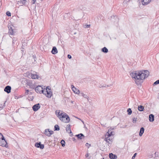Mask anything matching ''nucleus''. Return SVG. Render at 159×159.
Listing matches in <instances>:
<instances>
[{
	"mask_svg": "<svg viewBox=\"0 0 159 159\" xmlns=\"http://www.w3.org/2000/svg\"><path fill=\"white\" fill-rule=\"evenodd\" d=\"M29 90H26L25 91V95H27L29 93Z\"/></svg>",
	"mask_w": 159,
	"mask_h": 159,
	"instance_id": "40",
	"label": "nucleus"
},
{
	"mask_svg": "<svg viewBox=\"0 0 159 159\" xmlns=\"http://www.w3.org/2000/svg\"><path fill=\"white\" fill-rule=\"evenodd\" d=\"M80 94H81V96H82L84 98H87L88 101H89V97L87 95L84 94L83 93H81Z\"/></svg>",
	"mask_w": 159,
	"mask_h": 159,
	"instance_id": "25",
	"label": "nucleus"
},
{
	"mask_svg": "<svg viewBox=\"0 0 159 159\" xmlns=\"http://www.w3.org/2000/svg\"><path fill=\"white\" fill-rule=\"evenodd\" d=\"M154 116L152 114H151L149 115V120L150 121V122H153L154 121Z\"/></svg>",
	"mask_w": 159,
	"mask_h": 159,
	"instance_id": "16",
	"label": "nucleus"
},
{
	"mask_svg": "<svg viewBox=\"0 0 159 159\" xmlns=\"http://www.w3.org/2000/svg\"><path fill=\"white\" fill-rule=\"evenodd\" d=\"M6 102H5L3 104H0V110L5 107Z\"/></svg>",
	"mask_w": 159,
	"mask_h": 159,
	"instance_id": "28",
	"label": "nucleus"
},
{
	"mask_svg": "<svg viewBox=\"0 0 159 159\" xmlns=\"http://www.w3.org/2000/svg\"><path fill=\"white\" fill-rule=\"evenodd\" d=\"M66 132L69 133H72V132L70 129V124L67 125L66 128Z\"/></svg>",
	"mask_w": 159,
	"mask_h": 159,
	"instance_id": "13",
	"label": "nucleus"
},
{
	"mask_svg": "<svg viewBox=\"0 0 159 159\" xmlns=\"http://www.w3.org/2000/svg\"><path fill=\"white\" fill-rule=\"evenodd\" d=\"M31 78L33 79H38L39 78V75H36V74H31Z\"/></svg>",
	"mask_w": 159,
	"mask_h": 159,
	"instance_id": "21",
	"label": "nucleus"
},
{
	"mask_svg": "<svg viewBox=\"0 0 159 159\" xmlns=\"http://www.w3.org/2000/svg\"><path fill=\"white\" fill-rule=\"evenodd\" d=\"M155 157H158L159 159V153L158 152H155Z\"/></svg>",
	"mask_w": 159,
	"mask_h": 159,
	"instance_id": "31",
	"label": "nucleus"
},
{
	"mask_svg": "<svg viewBox=\"0 0 159 159\" xmlns=\"http://www.w3.org/2000/svg\"><path fill=\"white\" fill-rule=\"evenodd\" d=\"M41 0V1H43V0Z\"/></svg>",
	"mask_w": 159,
	"mask_h": 159,
	"instance_id": "49",
	"label": "nucleus"
},
{
	"mask_svg": "<svg viewBox=\"0 0 159 159\" xmlns=\"http://www.w3.org/2000/svg\"><path fill=\"white\" fill-rule=\"evenodd\" d=\"M40 105L39 103H38L34 105L32 107L33 110L35 111H37L40 108Z\"/></svg>",
	"mask_w": 159,
	"mask_h": 159,
	"instance_id": "7",
	"label": "nucleus"
},
{
	"mask_svg": "<svg viewBox=\"0 0 159 159\" xmlns=\"http://www.w3.org/2000/svg\"><path fill=\"white\" fill-rule=\"evenodd\" d=\"M71 88L72 91L74 92V93L77 94H79V90L78 89H77L76 88H75L73 85H71Z\"/></svg>",
	"mask_w": 159,
	"mask_h": 159,
	"instance_id": "8",
	"label": "nucleus"
},
{
	"mask_svg": "<svg viewBox=\"0 0 159 159\" xmlns=\"http://www.w3.org/2000/svg\"><path fill=\"white\" fill-rule=\"evenodd\" d=\"M158 84H159V80H157L155 82H154L153 83V85H155Z\"/></svg>",
	"mask_w": 159,
	"mask_h": 159,
	"instance_id": "34",
	"label": "nucleus"
},
{
	"mask_svg": "<svg viewBox=\"0 0 159 159\" xmlns=\"http://www.w3.org/2000/svg\"><path fill=\"white\" fill-rule=\"evenodd\" d=\"M90 25H85V27L86 28H89L90 26Z\"/></svg>",
	"mask_w": 159,
	"mask_h": 159,
	"instance_id": "42",
	"label": "nucleus"
},
{
	"mask_svg": "<svg viewBox=\"0 0 159 159\" xmlns=\"http://www.w3.org/2000/svg\"><path fill=\"white\" fill-rule=\"evenodd\" d=\"M130 0H127V2H129L130 1Z\"/></svg>",
	"mask_w": 159,
	"mask_h": 159,
	"instance_id": "47",
	"label": "nucleus"
},
{
	"mask_svg": "<svg viewBox=\"0 0 159 159\" xmlns=\"http://www.w3.org/2000/svg\"><path fill=\"white\" fill-rule=\"evenodd\" d=\"M54 131H58L60 130V128L59 126L57 125H56L54 126Z\"/></svg>",
	"mask_w": 159,
	"mask_h": 159,
	"instance_id": "26",
	"label": "nucleus"
},
{
	"mask_svg": "<svg viewBox=\"0 0 159 159\" xmlns=\"http://www.w3.org/2000/svg\"><path fill=\"white\" fill-rule=\"evenodd\" d=\"M35 90L37 93H43V89L40 86H38L35 88Z\"/></svg>",
	"mask_w": 159,
	"mask_h": 159,
	"instance_id": "5",
	"label": "nucleus"
},
{
	"mask_svg": "<svg viewBox=\"0 0 159 159\" xmlns=\"http://www.w3.org/2000/svg\"><path fill=\"white\" fill-rule=\"evenodd\" d=\"M72 139H73V141H74L75 140V139L74 138H73Z\"/></svg>",
	"mask_w": 159,
	"mask_h": 159,
	"instance_id": "46",
	"label": "nucleus"
},
{
	"mask_svg": "<svg viewBox=\"0 0 159 159\" xmlns=\"http://www.w3.org/2000/svg\"><path fill=\"white\" fill-rule=\"evenodd\" d=\"M57 117L62 121L67 123L70 121V118L69 116L65 112H61L60 111L57 112L56 111H55Z\"/></svg>",
	"mask_w": 159,
	"mask_h": 159,
	"instance_id": "3",
	"label": "nucleus"
},
{
	"mask_svg": "<svg viewBox=\"0 0 159 159\" xmlns=\"http://www.w3.org/2000/svg\"><path fill=\"white\" fill-rule=\"evenodd\" d=\"M144 131V129L143 127H141L140 128L139 133V135L140 136H141L143 134V133Z\"/></svg>",
	"mask_w": 159,
	"mask_h": 159,
	"instance_id": "20",
	"label": "nucleus"
},
{
	"mask_svg": "<svg viewBox=\"0 0 159 159\" xmlns=\"http://www.w3.org/2000/svg\"><path fill=\"white\" fill-rule=\"evenodd\" d=\"M112 129H108V132L106 134L109 135L110 136L113 135L114 132L112 131Z\"/></svg>",
	"mask_w": 159,
	"mask_h": 159,
	"instance_id": "19",
	"label": "nucleus"
},
{
	"mask_svg": "<svg viewBox=\"0 0 159 159\" xmlns=\"http://www.w3.org/2000/svg\"><path fill=\"white\" fill-rule=\"evenodd\" d=\"M104 159V158H102V159Z\"/></svg>",
	"mask_w": 159,
	"mask_h": 159,
	"instance_id": "48",
	"label": "nucleus"
},
{
	"mask_svg": "<svg viewBox=\"0 0 159 159\" xmlns=\"http://www.w3.org/2000/svg\"><path fill=\"white\" fill-rule=\"evenodd\" d=\"M151 0H142V2L143 5H146L148 4L151 1Z\"/></svg>",
	"mask_w": 159,
	"mask_h": 159,
	"instance_id": "11",
	"label": "nucleus"
},
{
	"mask_svg": "<svg viewBox=\"0 0 159 159\" xmlns=\"http://www.w3.org/2000/svg\"><path fill=\"white\" fill-rule=\"evenodd\" d=\"M111 136H110L109 135L106 134L105 135V138L104 139H110L109 138V137Z\"/></svg>",
	"mask_w": 159,
	"mask_h": 159,
	"instance_id": "32",
	"label": "nucleus"
},
{
	"mask_svg": "<svg viewBox=\"0 0 159 159\" xmlns=\"http://www.w3.org/2000/svg\"><path fill=\"white\" fill-rule=\"evenodd\" d=\"M6 14L8 16H11V13L9 11H7L6 13Z\"/></svg>",
	"mask_w": 159,
	"mask_h": 159,
	"instance_id": "33",
	"label": "nucleus"
},
{
	"mask_svg": "<svg viewBox=\"0 0 159 159\" xmlns=\"http://www.w3.org/2000/svg\"><path fill=\"white\" fill-rule=\"evenodd\" d=\"M49 86H48L46 89H44L43 91V93L49 98H51L52 95V93L51 90V89L49 88Z\"/></svg>",
	"mask_w": 159,
	"mask_h": 159,
	"instance_id": "4",
	"label": "nucleus"
},
{
	"mask_svg": "<svg viewBox=\"0 0 159 159\" xmlns=\"http://www.w3.org/2000/svg\"><path fill=\"white\" fill-rule=\"evenodd\" d=\"M112 87V85L110 84L109 85H105V86H102V85L100 84L99 87L100 88H102L103 87H110L111 88Z\"/></svg>",
	"mask_w": 159,
	"mask_h": 159,
	"instance_id": "24",
	"label": "nucleus"
},
{
	"mask_svg": "<svg viewBox=\"0 0 159 159\" xmlns=\"http://www.w3.org/2000/svg\"><path fill=\"white\" fill-rule=\"evenodd\" d=\"M7 142L6 141L4 137L3 139H0V146L2 147H6Z\"/></svg>",
	"mask_w": 159,
	"mask_h": 159,
	"instance_id": "6",
	"label": "nucleus"
},
{
	"mask_svg": "<svg viewBox=\"0 0 159 159\" xmlns=\"http://www.w3.org/2000/svg\"><path fill=\"white\" fill-rule=\"evenodd\" d=\"M156 159H158V158H156Z\"/></svg>",
	"mask_w": 159,
	"mask_h": 159,
	"instance_id": "50",
	"label": "nucleus"
},
{
	"mask_svg": "<svg viewBox=\"0 0 159 159\" xmlns=\"http://www.w3.org/2000/svg\"><path fill=\"white\" fill-rule=\"evenodd\" d=\"M85 146L87 147L88 148L90 146V144H89L88 143H86L85 144Z\"/></svg>",
	"mask_w": 159,
	"mask_h": 159,
	"instance_id": "38",
	"label": "nucleus"
},
{
	"mask_svg": "<svg viewBox=\"0 0 159 159\" xmlns=\"http://www.w3.org/2000/svg\"><path fill=\"white\" fill-rule=\"evenodd\" d=\"M4 137L3 135L1 133H0V139L2 138L3 139Z\"/></svg>",
	"mask_w": 159,
	"mask_h": 159,
	"instance_id": "39",
	"label": "nucleus"
},
{
	"mask_svg": "<svg viewBox=\"0 0 159 159\" xmlns=\"http://www.w3.org/2000/svg\"><path fill=\"white\" fill-rule=\"evenodd\" d=\"M67 57L69 59H71V56L69 54L68 55Z\"/></svg>",
	"mask_w": 159,
	"mask_h": 159,
	"instance_id": "41",
	"label": "nucleus"
},
{
	"mask_svg": "<svg viewBox=\"0 0 159 159\" xmlns=\"http://www.w3.org/2000/svg\"><path fill=\"white\" fill-rule=\"evenodd\" d=\"M57 117L62 121L67 123L70 121V118L69 116L65 112H61L60 111L57 112L56 111H55Z\"/></svg>",
	"mask_w": 159,
	"mask_h": 159,
	"instance_id": "2",
	"label": "nucleus"
},
{
	"mask_svg": "<svg viewBox=\"0 0 159 159\" xmlns=\"http://www.w3.org/2000/svg\"><path fill=\"white\" fill-rule=\"evenodd\" d=\"M50 132L51 135L53 133V131L50 130Z\"/></svg>",
	"mask_w": 159,
	"mask_h": 159,
	"instance_id": "43",
	"label": "nucleus"
},
{
	"mask_svg": "<svg viewBox=\"0 0 159 159\" xmlns=\"http://www.w3.org/2000/svg\"><path fill=\"white\" fill-rule=\"evenodd\" d=\"M127 112L128 113V114L129 115H130L132 112V110L130 108H129L127 109Z\"/></svg>",
	"mask_w": 159,
	"mask_h": 159,
	"instance_id": "29",
	"label": "nucleus"
},
{
	"mask_svg": "<svg viewBox=\"0 0 159 159\" xmlns=\"http://www.w3.org/2000/svg\"><path fill=\"white\" fill-rule=\"evenodd\" d=\"M144 109V107L143 106L140 105L138 107V109L139 111H143Z\"/></svg>",
	"mask_w": 159,
	"mask_h": 159,
	"instance_id": "23",
	"label": "nucleus"
},
{
	"mask_svg": "<svg viewBox=\"0 0 159 159\" xmlns=\"http://www.w3.org/2000/svg\"><path fill=\"white\" fill-rule=\"evenodd\" d=\"M101 51L104 53H107L108 52V49L105 47H104L101 49Z\"/></svg>",
	"mask_w": 159,
	"mask_h": 159,
	"instance_id": "22",
	"label": "nucleus"
},
{
	"mask_svg": "<svg viewBox=\"0 0 159 159\" xmlns=\"http://www.w3.org/2000/svg\"><path fill=\"white\" fill-rule=\"evenodd\" d=\"M86 157H87L88 156V154H87L86 155H85Z\"/></svg>",
	"mask_w": 159,
	"mask_h": 159,
	"instance_id": "45",
	"label": "nucleus"
},
{
	"mask_svg": "<svg viewBox=\"0 0 159 159\" xmlns=\"http://www.w3.org/2000/svg\"><path fill=\"white\" fill-rule=\"evenodd\" d=\"M76 136L78 139H84V135L81 133L76 135Z\"/></svg>",
	"mask_w": 159,
	"mask_h": 159,
	"instance_id": "14",
	"label": "nucleus"
},
{
	"mask_svg": "<svg viewBox=\"0 0 159 159\" xmlns=\"http://www.w3.org/2000/svg\"><path fill=\"white\" fill-rule=\"evenodd\" d=\"M9 28V32L8 33L10 35H13L14 32L12 29V28L11 27H8Z\"/></svg>",
	"mask_w": 159,
	"mask_h": 159,
	"instance_id": "15",
	"label": "nucleus"
},
{
	"mask_svg": "<svg viewBox=\"0 0 159 159\" xmlns=\"http://www.w3.org/2000/svg\"><path fill=\"white\" fill-rule=\"evenodd\" d=\"M149 72L148 70H144L139 71H133L130 74L132 78L134 79L136 84H140L143 82V80L148 77Z\"/></svg>",
	"mask_w": 159,
	"mask_h": 159,
	"instance_id": "1",
	"label": "nucleus"
},
{
	"mask_svg": "<svg viewBox=\"0 0 159 159\" xmlns=\"http://www.w3.org/2000/svg\"><path fill=\"white\" fill-rule=\"evenodd\" d=\"M137 118L134 117L132 121L133 123H135L137 121Z\"/></svg>",
	"mask_w": 159,
	"mask_h": 159,
	"instance_id": "35",
	"label": "nucleus"
},
{
	"mask_svg": "<svg viewBox=\"0 0 159 159\" xmlns=\"http://www.w3.org/2000/svg\"><path fill=\"white\" fill-rule=\"evenodd\" d=\"M109 157L111 159H116L117 157L116 155L113 154L112 153H111L109 154Z\"/></svg>",
	"mask_w": 159,
	"mask_h": 159,
	"instance_id": "12",
	"label": "nucleus"
},
{
	"mask_svg": "<svg viewBox=\"0 0 159 159\" xmlns=\"http://www.w3.org/2000/svg\"><path fill=\"white\" fill-rule=\"evenodd\" d=\"M137 153H134V155L132 157L131 159H134V158H135V157L136 156V155H137Z\"/></svg>",
	"mask_w": 159,
	"mask_h": 159,
	"instance_id": "36",
	"label": "nucleus"
},
{
	"mask_svg": "<svg viewBox=\"0 0 159 159\" xmlns=\"http://www.w3.org/2000/svg\"><path fill=\"white\" fill-rule=\"evenodd\" d=\"M45 134L48 137L51 136V133L49 129H46L45 130Z\"/></svg>",
	"mask_w": 159,
	"mask_h": 159,
	"instance_id": "17",
	"label": "nucleus"
},
{
	"mask_svg": "<svg viewBox=\"0 0 159 159\" xmlns=\"http://www.w3.org/2000/svg\"><path fill=\"white\" fill-rule=\"evenodd\" d=\"M51 52L53 54H55L57 53V50L55 47H53Z\"/></svg>",
	"mask_w": 159,
	"mask_h": 159,
	"instance_id": "18",
	"label": "nucleus"
},
{
	"mask_svg": "<svg viewBox=\"0 0 159 159\" xmlns=\"http://www.w3.org/2000/svg\"><path fill=\"white\" fill-rule=\"evenodd\" d=\"M32 1L33 2V4H34L36 2V0H32Z\"/></svg>",
	"mask_w": 159,
	"mask_h": 159,
	"instance_id": "44",
	"label": "nucleus"
},
{
	"mask_svg": "<svg viewBox=\"0 0 159 159\" xmlns=\"http://www.w3.org/2000/svg\"><path fill=\"white\" fill-rule=\"evenodd\" d=\"M11 87L10 86H6L4 89V91L8 93H9L11 92Z\"/></svg>",
	"mask_w": 159,
	"mask_h": 159,
	"instance_id": "10",
	"label": "nucleus"
},
{
	"mask_svg": "<svg viewBox=\"0 0 159 159\" xmlns=\"http://www.w3.org/2000/svg\"><path fill=\"white\" fill-rule=\"evenodd\" d=\"M30 88L31 89H34L35 88V86L34 85H30Z\"/></svg>",
	"mask_w": 159,
	"mask_h": 159,
	"instance_id": "37",
	"label": "nucleus"
},
{
	"mask_svg": "<svg viewBox=\"0 0 159 159\" xmlns=\"http://www.w3.org/2000/svg\"><path fill=\"white\" fill-rule=\"evenodd\" d=\"M35 146L38 148H40L41 149H43L44 148V145L43 144H41L40 142L39 143H36L35 144Z\"/></svg>",
	"mask_w": 159,
	"mask_h": 159,
	"instance_id": "9",
	"label": "nucleus"
},
{
	"mask_svg": "<svg viewBox=\"0 0 159 159\" xmlns=\"http://www.w3.org/2000/svg\"><path fill=\"white\" fill-rule=\"evenodd\" d=\"M61 143L62 147H64L65 146V142L64 140L62 139L61 141Z\"/></svg>",
	"mask_w": 159,
	"mask_h": 159,
	"instance_id": "30",
	"label": "nucleus"
},
{
	"mask_svg": "<svg viewBox=\"0 0 159 159\" xmlns=\"http://www.w3.org/2000/svg\"><path fill=\"white\" fill-rule=\"evenodd\" d=\"M111 139H104V140L107 142L108 143L111 144L112 143Z\"/></svg>",
	"mask_w": 159,
	"mask_h": 159,
	"instance_id": "27",
	"label": "nucleus"
}]
</instances>
